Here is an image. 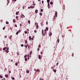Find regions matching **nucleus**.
<instances>
[{
    "mask_svg": "<svg viewBox=\"0 0 80 80\" xmlns=\"http://www.w3.org/2000/svg\"><path fill=\"white\" fill-rule=\"evenodd\" d=\"M36 72H40V69H38L37 70H36Z\"/></svg>",
    "mask_w": 80,
    "mask_h": 80,
    "instance_id": "0eeeda50",
    "label": "nucleus"
},
{
    "mask_svg": "<svg viewBox=\"0 0 80 80\" xmlns=\"http://www.w3.org/2000/svg\"><path fill=\"white\" fill-rule=\"evenodd\" d=\"M11 78L12 80H15V78L13 77H11Z\"/></svg>",
    "mask_w": 80,
    "mask_h": 80,
    "instance_id": "393cba45",
    "label": "nucleus"
},
{
    "mask_svg": "<svg viewBox=\"0 0 80 80\" xmlns=\"http://www.w3.org/2000/svg\"><path fill=\"white\" fill-rule=\"evenodd\" d=\"M27 57V55H25V56H24V57L25 58H26V57Z\"/></svg>",
    "mask_w": 80,
    "mask_h": 80,
    "instance_id": "e433bc0d",
    "label": "nucleus"
},
{
    "mask_svg": "<svg viewBox=\"0 0 80 80\" xmlns=\"http://www.w3.org/2000/svg\"><path fill=\"white\" fill-rule=\"evenodd\" d=\"M32 53V51H31V52H30V55H31Z\"/></svg>",
    "mask_w": 80,
    "mask_h": 80,
    "instance_id": "37998d69",
    "label": "nucleus"
},
{
    "mask_svg": "<svg viewBox=\"0 0 80 80\" xmlns=\"http://www.w3.org/2000/svg\"><path fill=\"white\" fill-rule=\"evenodd\" d=\"M42 34L43 36H45V34L43 33V30H42Z\"/></svg>",
    "mask_w": 80,
    "mask_h": 80,
    "instance_id": "20e7f679",
    "label": "nucleus"
},
{
    "mask_svg": "<svg viewBox=\"0 0 80 80\" xmlns=\"http://www.w3.org/2000/svg\"><path fill=\"white\" fill-rule=\"evenodd\" d=\"M28 48H30V45H29L28 46Z\"/></svg>",
    "mask_w": 80,
    "mask_h": 80,
    "instance_id": "603ef678",
    "label": "nucleus"
},
{
    "mask_svg": "<svg viewBox=\"0 0 80 80\" xmlns=\"http://www.w3.org/2000/svg\"><path fill=\"white\" fill-rule=\"evenodd\" d=\"M59 42H60V40H59V39H57L58 43H59Z\"/></svg>",
    "mask_w": 80,
    "mask_h": 80,
    "instance_id": "5701e85b",
    "label": "nucleus"
},
{
    "mask_svg": "<svg viewBox=\"0 0 80 80\" xmlns=\"http://www.w3.org/2000/svg\"><path fill=\"white\" fill-rule=\"evenodd\" d=\"M38 47L39 48H40V45H39Z\"/></svg>",
    "mask_w": 80,
    "mask_h": 80,
    "instance_id": "3c124183",
    "label": "nucleus"
},
{
    "mask_svg": "<svg viewBox=\"0 0 80 80\" xmlns=\"http://www.w3.org/2000/svg\"><path fill=\"white\" fill-rule=\"evenodd\" d=\"M50 0H47V2L48 3H49V2H50Z\"/></svg>",
    "mask_w": 80,
    "mask_h": 80,
    "instance_id": "f8f14e48",
    "label": "nucleus"
},
{
    "mask_svg": "<svg viewBox=\"0 0 80 80\" xmlns=\"http://www.w3.org/2000/svg\"><path fill=\"white\" fill-rule=\"evenodd\" d=\"M5 76L6 78H8V76L7 74L5 75Z\"/></svg>",
    "mask_w": 80,
    "mask_h": 80,
    "instance_id": "423d86ee",
    "label": "nucleus"
},
{
    "mask_svg": "<svg viewBox=\"0 0 80 80\" xmlns=\"http://www.w3.org/2000/svg\"><path fill=\"white\" fill-rule=\"evenodd\" d=\"M6 24H8V23H9V22H8V21H6Z\"/></svg>",
    "mask_w": 80,
    "mask_h": 80,
    "instance_id": "a878e982",
    "label": "nucleus"
},
{
    "mask_svg": "<svg viewBox=\"0 0 80 80\" xmlns=\"http://www.w3.org/2000/svg\"><path fill=\"white\" fill-rule=\"evenodd\" d=\"M17 54L18 55H19V53L17 52Z\"/></svg>",
    "mask_w": 80,
    "mask_h": 80,
    "instance_id": "49530a36",
    "label": "nucleus"
},
{
    "mask_svg": "<svg viewBox=\"0 0 80 80\" xmlns=\"http://www.w3.org/2000/svg\"><path fill=\"white\" fill-rule=\"evenodd\" d=\"M37 24H38V23H37V22L35 23V25H37Z\"/></svg>",
    "mask_w": 80,
    "mask_h": 80,
    "instance_id": "ea45409f",
    "label": "nucleus"
},
{
    "mask_svg": "<svg viewBox=\"0 0 80 80\" xmlns=\"http://www.w3.org/2000/svg\"><path fill=\"white\" fill-rule=\"evenodd\" d=\"M22 15L23 17L24 18H25V16H24V15H23V14H22Z\"/></svg>",
    "mask_w": 80,
    "mask_h": 80,
    "instance_id": "6e6d98bb",
    "label": "nucleus"
},
{
    "mask_svg": "<svg viewBox=\"0 0 80 80\" xmlns=\"http://www.w3.org/2000/svg\"><path fill=\"white\" fill-rule=\"evenodd\" d=\"M35 12L36 13H38V10H36L35 11Z\"/></svg>",
    "mask_w": 80,
    "mask_h": 80,
    "instance_id": "6e6552de",
    "label": "nucleus"
},
{
    "mask_svg": "<svg viewBox=\"0 0 80 80\" xmlns=\"http://www.w3.org/2000/svg\"><path fill=\"white\" fill-rule=\"evenodd\" d=\"M25 41L26 42H25V43L26 44L27 43V40H25Z\"/></svg>",
    "mask_w": 80,
    "mask_h": 80,
    "instance_id": "c85d7f7f",
    "label": "nucleus"
},
{
    "mask_svg": "<svg viewBox=\"0 0 80 80\" xmlns=\"http://www.w3.org/2000/svg\"><path fill=\"white\" fill-rule=\"evenodd\" d=\"M16 18L17 20H18V17L17 16L16 17Z\"/></svg>",
    "mask_w": 80,
    "mask_h": 80,
    "instance_id": "f3484780",
    "label": "nucleus"
},
{
    "mask_svg": "<svg viewBox=\"0 0 80 80\" xmlns=\"http://www.w3.org/2000/svg\"><path fill=\"white\" fill-rule=\"evenodd\" d=\"M12 1L13 2H16V1H17V0H13Z\"/></svg>",
    "mask_w": 80,
    "mask_h": 80,
    "instance_id": "79ce46f5",
    "label": "nucleus"
},
{
    "mask_svg": "<svg viewBox=\"0 0 80 80\" xmlns=\"http://www.w3.org/2000/svg\"><path fill=\"white\" fill-rule=\"evenodd\" d=\"M2 50V48H0V50Z\"/></svg>",
    "mask_w": 80,
    "mask_h": 80,
    "instance_id": "13d9d810",
    "label": "nucleus"
},
{
    "mask_svg": "<svg viewBox=\"0 0 80 80\" xmlns=\"http://www.w3.org/2000/svg\"><path fill=\"white\" fill-rule=\"evenodd\" d=\"M40 50V49L39 48H38V49H37V50Z\"/></svg>",
    "mask_w": 80,
    "mask_h": 80,
    "instance_id": "bf43d9fd",
    "label": "nucleus"
},
{
    "mask_svg": "<svg viewBox=\"0 0 80 80\" xmlns=\"http://www.w3.org/2000/svg\"><path fill=\"white\" fill-rule=\"evenodd\" d=\"M39 15H41V16H42V13H39Z\"/></svg>",
    "mask_w": 80,
    "mask_h": 80,
    "instance_id": "f704fd0d",
    "label": "nucleus"
},
{
    "mask_svg": "<svg viewBox=\"0 0 80 80\" xmlns=\"http://www.w3.org/2000/svg\"><path fill=\"white\" fill-rule=\"evenodd\" d=\"M62 38H64V37H65V36L62 35Z\"/></svg>",
    "mask_w": 80,
    "mask_h": 80,
    "instance_id": "72a5a7b5",
    "label": "nucleus"
},
{
    "mask_svg": "<svg viewBox=\"0 0 80 80\" xmlns=\"http://www.w3.org/2000/svg\"><path fill=\"white\" fill-rule=\"evenodd\" d=\"M18 13H19V11L17 12H16V15H18Z\"/></svg>",
    "mask_w": 80,
    "mask_h": 80,
    "instance_id": "9b49d317",
    "label": "nucleus"
},
{
    "mask_svg": "<svg viewBox=\"0 0 80 80\" xmlns=\"http://www.w3.org/2000/svg\"><path fill=\"white\" fill-rule=\"evenodd\" d=\"M22 24H20V26H22Z\"/></svg>",
    "mask_w": 80,
    "mask_h": 80,
    "instance_id": "0e129e2a",
    "label": "nucleus"
},
{
    "mask_svg": "<svg viewBox=\"0 0 80 80\" xmlns=\"http://www.w3.org/2000/svg\"><path fill=\"white\" fill-rule=\"evenodd\" d=\"M50 4H51V5H53V2H50Z\"/></svg>",
    "mask_w": 80,
    "mask_h": 80,
    "instance_id": "4be33fe9",
    "label": "nucleus"
},
{
    "mask_svg": "<svg viewBox=\"0 0 80 80\" xmlns=\"http://www.w3.org/2000/svg\"><path fill=\"white\" fill-rule=\"evenodd\" d=\"M43 3H44L43 1H42V4H43Z\"/></svg>",
    "mask_w": 80,
    "mask_h": 80,
    "instance_id": "8fccbe9b",
    "label": "nucleus"
},
{
    "mask_svg": "<svg viewBox=\"0 0 80 80\" xmlns=\"http://www.w3.org/2000/svg\"><path fill=\"white\" fill-rule=\"evenodd\" d=\"M46 28L47 31H48V28L47 27Z\"/></svg>",
    "mask_w": 80,
    "mask_h": 80,
    "instance_id": "dca6fc26",
    "label": "nucleus"
},
{
    "mask_svg": "<svg viewBox=\"0 0 80 80\" xmlns=\"http://www.w3.org/2000/svg\"><path fill=\"white\" fill-rule=\"evenodd\" d=\"M15 65H16V66H17V65H18V63H16L15 64Z\"/></svg>",
    "mask_w": 80,
    "mask_h": 80,
    "instance_id": "7c9ffc66",
    "label": "nucleus"
},
{
    "mask_svg": "<svg viewBox=\"0 0 80 80\" xmlns=\"http://www.w3.org/2000/svg\"><path fill=\"white\" fill-rule=\"evenodd\" d=\"M6 48H7V47L4 48H3L2 50H6Z\"/></svg>",
    "mask_w": 80,
    "mask_h": 80,
    "instance_id": "1a4fd4ad",
    "label": "nucleus"
},
{
    "mask_svg": "<svg viewBox=\"0 0 80 80\" xmlns=\"http://www.w3.org/2000/svg\"><path fill=\"white\" fill-rule=\"evenodd\" d=\"M41 12H43V9H41Z\"/></svg>",
    "mask_w": 80,
    "mask_h": 80,
    "instance_id": "c9c22d12",
    "label": "nucleus"
},
{
    "mask_svg": "<svg viewBox=\"0 0 80 80\" xmlns=\"http://www.w3.org/2000/svg\"><path fill=\"white\" fill-rule=\"evenodd\" d=\"M3 30H5V27H4L3 28H2Z\"/></svg>",
    "mask_w": 80,
    "mask_h": 80,
    "instance_id": "473e14b6",
    "label": "nucleus"
},
{
    "mask_svg": "<svg viewBox=\"0 0 80 80\" xmlns=\"http://www.w3.org/2000/svg\"><path fill=\"white\" fill-rule=\"evenodd\" d=\"M7 38V36H5V37H4V38Z\"/></svg>",
    "mask_w": 80,
    "mask_h": 80,
    "instance_id": "a19ab883",
    "label": "nucleus"
},
{
    "mask_svg": "<svg viewBox=\"0 0 80 80\" xmlns=\"http://www.w3.org/2000/svg\"><path fill=\"white\" fill-rule=\"evenodd\" d=\"M48 8H50V4H49V3L48 4Z\"/></svg>",
    "mask_w": 80,
    "mask_h": 80,
    "instance_id": "39448f33",
    "label": "nucleus"
},
{
    "mask_svg": "<svg viewBox=\"0 0 80 80\" xmlns=\"http://www.w3.org/2000/svg\"><path fill=\"white\" fill-rule=\"evenodd\" d=\"M18 32H17V33H16V35H18Z\"/></svg>",
    "mask_w": 80,
    "mask_h": 80,
    "instance_id": "a18cd8bd",
    "label": "nucleus"
},
{
    "mask_svg": "<svg viewBox=\"0 0 80 80\" xmlns=\"http://www.w3.org/2000/svg\"><path fill=\"white\" fill-rule=\"evenodd\" d=\"M30 8H35V7L34 6L32 7V6H30Z\"/></svg>",
    "mask_w": 80,
    "mask_h": 80,
    "instance_id": "9d476101",
    "label": "nucleus"
},
{
    "mask_svg": "<svg viewBox=\"0 0 80 80\" xmlns=\"http://www.w3.org/2000/svg\"><path fill=\"white\" fill-rule=\"evenodd\" d=\"M53 71L55 72V73H56V70L55 69H54L53 70Z\"/></svg>",
    "mask_w": 80,
    "mask_h": 80,
    "instance_id": "aec40b11",
    "label": "nucleus"
},
{
    "mask_svg": "<svg viewBox=\"0 0 80 80\" xmlns=\"http://www.w3.org/2000/svg\"><path fill=\"white\" fill-rule=\"evenodd\" d=\"M5 52H6L7 53H8V52H9V51H7V50H5Z\"/></svg>",
    "mask_w": 80,
    "mask_h": 80,
    "instance_id": "412c9836",
    "label": "nucleus"
},
{
    "mask_svg": "<svg viewBox=\"0 0 80 80\" xmlns=\"http://www.w3.org/2000/svg\"><path fill=\"white\" fill-rule=\"evenodd\" d=\"M28 23H29V24H30V20H28Z\"/></svg>",
    "mask_w": 80,
    "mask_h": 80,
    "instance_id": "bb28decb",
    "label": "nucleus"
},
{
    "mask_svg": "<svg viewBox=\"0 0 80 80\" xmlns=\"http://www.w3.org/2000/svg\"><path fill=\"white\" fill-rule=\"evenodd\" d=\"M31 40H33V38H32V39H31Z\"/></svg>",
    "mask_w": 80,
    "mask_h": 80,
    "instance_id": "052dcab7",
    "label": "nucleus"
},
{
    "mask_svg": "<svg viewBox=\"0 0 80 80\" xmlns=\"http://www.w3.org/2000/svg\"><path fill=\"white\" fill-rule=\"evenodd\" d=\"M3 79L4 80H5V78H3Z\"/></svg>",
    "mask_w": 80,
    "mask_h": 80,
    "instance_id": "338daca9",
    "label": "nucleus"
},
{
    "mask_svg": "<svg viewBox=\"0 0 80 80\" xmlns=\"http://www.w3.org/2000/svg\"><path fill=\"white\" fill-rule=\"evenodd\" d=\"M11 62H13V60H11Z\"/></svg>",
    "mask_w": 80,
    "mask_h": 80,
    "instance_id": "774afa93",
    "label": "nucleus"
},
{
    "mask_svg": "<svg viewBox=\"0 0 80 80\" xmlns=\"http://www.w3.org/2000/svg\"><path fill=\"white\" fill-rule=\"evenodd\" d=\"M13 22H14V23H15V22H16V20H15V19H13Z\"/></svg>",
    "mask_w": 80,
    "mask_h": 80,
    "instance_id": "ddd939ff",
    "label": "nucleus"
},
{
    "mask_svg": "<svg viewBox=\"0 0 80 80\" xmlns=\"http://www.w3.org/2000/svg\"><path fill=\"white\" fill-rule=\"evenodd\" d=\"M25 61H26V62H27V61L28 59H27V58H25Z\"/></svg>",
    "mask_w": 80,
    "mask_h": 80,
    "instance_id": "6ab92c4d",
    "label": "nucleus"
},
{
    "mask_svg": "<svg viewBox=\"0 0 80 80\" xmlns=\"http://www.w3.org/2000/svg\"><path fill=\"white\" fill-rule=\"evenodd\" d=\"M17 32H18V33H20V32H21V30H19L18 31H17Z\"/></svg>",
    "mask_w": 80,
    "mask_h": 80,
    "instance_id": "c756f323",
    "label": "nucleus"
},
{
    "mask_svg": "<svg viewBox=\"0 0 80 80\" xmlns=\"http://www.w3.org/2000/svg\"><path fill=\"white\" fill-rule=\"evenodd\" d=\"M41 54H43V52H41Z\"/></svg>",
    "mask_w": 80,
    "mask_h": 80,
    "instance_id": "4d7b16f0",
    "label": "nucleus"
},
{
    "mask_svg": "<svg viewBox=\"0 0 80 80\" xmlns=\"http://www.w3.org/2000/svg\"><path fill=\"white\" fill-rule=\"evenodd\" d=\"M9 72L10 73H11V71H9Z\"/></svg>",
    "mask_w": 80,
    "mask_h": 80,
    "instance_id": "69168bd1",
    "label": "nucleus"
},
{
    "mask_svg": "<svg viewBox=\"0 0 80 80\" xmlns=\"http://www.w3.org/2000/svg\"><path fill=\"white\" fill-rule=\"evenodd\" d=\"M38 58L40 60H41V59H42V58H41V56H40V55H39Z\"/></svg>",
    "mask_w": 80,
    "mask_h": 80,
    "instance_id": "7ed1b4c3",
    "label": "nucleus"
},
{
    "mask_svg": "<svg viewBox=\"0 0 80 80\" xmlns=\"http://www.w3.org/2000/svg\"><path fill=\"white\" fill-rule=\"evenodd\" d=\"M46 25H48V22H46Z\"/></svg>",
    "mask_w": 80,
    "mask_h": 80,
    "instance_id": "09e8293b",
    "label": "nucleus"
},
{
    "mask_svg": "<svg viewBox=\"0 0 80 80\" xmlns=\"http://www.w3.org/2000/svg\"><path fill=\"white\" fill-rule=\"evenodd\" d=\"M0 78H3V76H2L1 75H0Z\"/></svg>",
    "mask_w": 80,
    "mask_h": 80,
    "instance_id": "cd10ccee",
    "label": "nucleus"
},
{
    "mask_svg": "<svg viewBox=\"0 0 80 80\" xmlns=\"http://www.w3.org/2000/svg\"><path fill=\"white\" fill-rule=\"evenodd\" d=\"M34 71H36V72H37V70H36V69H34Z\"/></svg>",
    "mask_w": 80,
    "mask_h": 80,
    "instance_id": "e2e57ef3",
    "label": "nucleus"
},
{
    "mask_svg": "<svg viewBox=\"0 0 80 80\" xmlns=\"http://www.w3.org/2000/svg\"><path fill=\"white\" fill-rule=\"evenodd\" d=\"M31 36H29V38L30 40H32V39H31Z\"/></svg>",
    "mask_w": 80,
    "mask_h": 80,
    "instance_id": "4468645a",
    "label": "nucleus"
},
{
    "mask_svg": "<svg viewBox=\"0 0 80 80\" xmlns=\"http://www.w3.org/2000/svg\"><path fill=\"white\" fill-rule=\"evenodd\" d=\"M52 32H50L49 34L50 37V36H52Z\"/></svg>",
    "mask_w": 80,
    "mask_h": 80,
    "instance_id": "a211bd4d",
    "label": "nucleus"
},
{
    "mask_svg": "<svg viewBox=\"0 0 80 80\" xmlns=\"http://www.w3.org/2000/svg\"><path fill=\"white\" fill-rule=\"evenodd\" d=\"M26 73H29V70H28L26 71Z\"/></svg>",
    "mask_w": 80,
    "mask_h": 80,
    "instance_id": "2eb2a0df",
    "label": "nucleus"
},
{
    "mask_svg": "<svg viewBox=\"0 0 80 80\" xmlns=\"http://www.w3.org/2000/svg\"><path fill=\"white\" fill-rule=\"evenodd\" d=\"M34 32H35V33H36V32H37V31H36V30H34Z\"/></svg>",
    "mask_w": 80,
    "mask_h": 80,
    "instance_id": "de8ad7c7",
    "label": "nucleus"
},
{
    "mask_svg": "<svg viewBox=\"0 0 80 80\" xmlns=\"http://www.w3.org/2000/svg\"><path fill=\"white\" fill-rule=\"evenodd\" d=\"M55 16L56 17H57V12L56 11H55Z\"/></svg>",
    "mask_w": 80,
    "mask_h": 80,
    "instance_id": "f257e3e1",
    "label": "nucleus"
},
{
    "mask_svg": "<svg viewBox=\"0 0 80 80\" xmlns=\"http://www.w3.org/2000/svg\"><path fill=\"white\" fill-rule=\"evenodd\" d=\"M36 28L37 29L38 28V24H37V25L36 26Z\"/></svg>",
    "mask_w": 80,
    "mask_h": 80,
    "instance_id": "b1692460",
    "label": "nucleus"
},
{
    "mask_svg": "<svg viewBox=\"0 0 80 80\" xmlns=\"http://www.w3.org/2000/svg\"><path fill=\"white\" fill-rule=\"evenodd\" d=\"M6 49H6V50H8L9 49V48H7Z\"/></svg>",
    "mask_w": 80,
    "mask_h": 80,
    "instance_id": "2f4dec72",
    "label": "nucleus"
},
{
    "mask_svg": "<svg viewBox=\"0 0 80 80\" xmlns=\"http://www.w3.org/2000/svg\"><path fill=\"white\" fill-rule=\"evenodd\" d=\"M15 27H17V25L16 24V25H15Z\"/></svg>",
    "mask_w": 80,
    "mask_h": 80,
    "instance_id": "864d4df0",
    "label": "nucleus"
},
{
    "mask_svg": "<svg viewBox=\"0 0 80 80\" xmlns=\"http://www.w3.org/2000/svg\"><path fill=\"white\" fill-rule=\"evenodd\" d=\"M21 47H23V44H22L21 45Z\"/></svg>",
    "mask_w": 80,
    "mask_h": 80,
    "instance_id": "c03bdc74",
    "label": "nucleus"
},
{
    "mask_svg": "<svg viewBox=\"0 0 80 80\" xmlns=\"http://www.w3.org/2000/svg\"><path fill=\"white\" fill-rule=\"evenodd\" d=\"M58 64H59L58 63H57L56 66H57H57H58Z\"/></svg>",
    "mask_w": 80,
    "mask_h": 80,
    "instance_id": "58836bf2",
    "label": "nucleus"
},
{
    "mask_svg": "<svg viewBox=\"0 0 80 80\" xmlns=\"http://www.w3.org/2000/svg\"><path fill=\"white\" fill-rule=\"evenodd\" d=\"M21 17L22 18H23V16H22V15H21Z\"/></svg>",
    "mask_w": 80,
    "mask_h": 80,
    "instance_id": "5fc2aeb1",
    "label": "nucleus"
},
{
    "mask_svg": "<svg viewBox=\"0 0 80 80\" xmlns=\"http://www.w3.org/2000/svg\"><path fill=\"white\" fill-rule=\"evenodd\" d=\"M28 44H27L26 45H24V47H25V48H27V47H28Z\"/></svg>",
    "mask_w": 80,
    "mask_h": 80,
    "instance_id": "f03ea898",
    "label": "nucleus"
},
{
    "mask_svg": "<svg viewBox=\"0 0 80 80\" xmlns=\"http://www.w3.org/2000/svg\"><path fill=\"white\" fill-rule=\"evenodd\" d=\"M25 32V33L26 34H27V32L26 31H25L24 32Z\"/></svg>",
    "mask_w": 80,
    "mask_h": 80,
    "instance_id": "4c0bfd02",
    "label": "nucleus"
},
{
    "mask_svg": "<svg viewBox=\"0 0 80 80\" xmlns=\"http://www.w3.org/2000/svg\"><path fill=\"white\" fill-rule=\"evenodd\" d=\"M28 9L30 8V7H28Z\"/></svg>",
    "mask_w": 80,
    "mask_h": 80,
    "instance_id": "680f3d73",
    "label": "nucleus"
}]
</instances>
